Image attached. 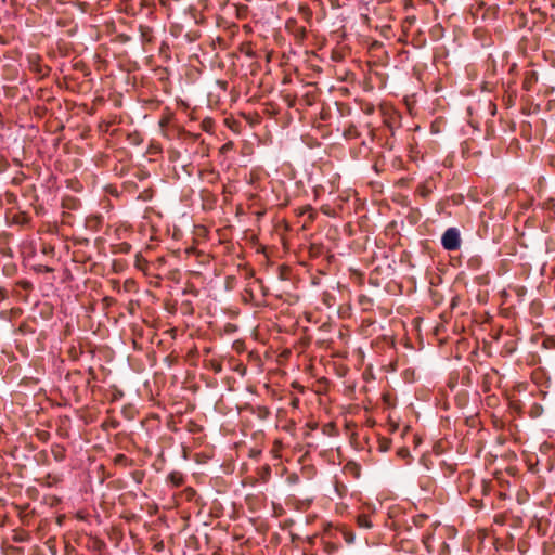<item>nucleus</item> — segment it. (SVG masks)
Masks as SVG:
<instances>
[{"label":"nucleus","instance_id":"1","mask_svg":"<svg viewBox=\"0 0 555 555\" xmlns=\"http://www.w3.org/2000/svg\"><path fill=\"white\" fill-rule=\"evenodd\" d=\"M441 244L447 250H456L461 246L460 233L455 228H449L441 237Z\"/></svg>","mask_w":555,"mask_h":555},{"label":"nucleus","instance_id":"2","mask_svg":"<svg viewBox=\"0 0 555 555\" xmlns=\"http://www.w3.org/2000/svg\"><path fill=\"white\" fill-rule=\"evenodd\" d=\"M167 479L176 488L181 487L184 483V476L180 472H171Z\"/></svg>","mask_w":555,"mask_h":555},{"label":"nucleus","instance_id":"3","mask_svg":"<svg viewBox=\"0 0 555 555\" xmlns=\"http://www.w3.org/2000/svg\"><path fill=\"white\" fill-rule=\"evenodd\" d=\"M357 524L360 528H363V529H370L372 528V522H371V519L367 515H359L357 517Z\"/></svg>","mask_w":555,"mask_h":555}]
</instances>
